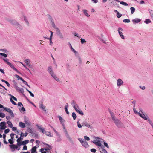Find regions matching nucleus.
<instances>
[{
  "label": "nucleus",
  "mask_w": 153,
  "mask_h": 153,
  "mask_svg": "<svg viewBox=\"0 0 153 153\" xmlns=\"http://www.w3.org/2000/svg\"><path fill=\"white\" fill-rule=\"evenodd\" d=\"M137 108H135V106H134L133 108V110L134 113L137 115H139L143 119L145 120H148L149 119H148L147 116L146 115H145L143 113V110L140 107H138V109H139V112L137 111Z\"/></svg>",
  "instance_id": "nucleus-1"
},
{
  "label": "nucleus",
  "mask_w": 153,
  "mask_h": 153,
  "mask_svg": "<svg viewBox=\"0 0 153 153\" xmlns=\"http://www.w3.org/2000/svg\"><path fill=\"white\" fill-rule=\"evenodd\" d=\"M110 114L112 119L115 124L118 127H120L122 125V123L118 119L116 118L114 114L112 112H110Z\"/></svg>",
  "instance_id": "nucleus-2"
},
{
  "label": "nucleus",
  "mask_w": 153,
  "mask_h": 153,
  "mask_svg": "<svg viewBox=\"0 0 153 153\" xmlns=\"http://www.w3.org/2000/svg\"><path fill=\"white\" fill-rule=\"evenodd\" d=\"M103 140L102 139L97 137H95V140L92 141V142L96 145L101 147L102 146L101 142H102Z\"/></svg>",
  "instance_id": "nucleus-3"
},
{
  "label": "nucleus",
  "mask_w": 153,
  "mask_h": 153,
  "mask_svg": "<svg viewBox=\"0 0 153 153\" xmlns=\"http://www.w3.org/2000/svg\"><path fill=\"white\" fill-rule=\"evenodd\" d=\"M3 60L9 65L12 69L18 73H19V71L14 67V65L11 63L9 62V59L6 58H3Z\"/></svg>",
  "instance_id": "nucleus-4"
},
{
  "label": "nucleus",
  "mask_w": 153,
  "mask_h": 153,
  "mask_svg": "<svg viewBox=\"0 0 153 153\" xmlns=\"http://www.w3.org/2000/svg\"><path fill=\"white\" fill-rule=\"evenodd\" d=\"M6 123L5 121H3L0 123V131L4 130L6 128Z\"/></svg>",
  "instance_id": "nucleus-5"
},
{
  "label": "nucleus",
  "mask_w": 153,
  "mask_h": 153,
  "mask_svg": "<svg viewBox=\"0 0 153 153\" xmlns=\"http://www.w3.org/2000/svg\"><path fill=\"white\" fill-rule=\"evenodd\" d=\"M123 30V29L121 27H119L118 28V31L120 36L122 39H124L125 37L123 35L122 31Z\"/></svg>",
  "instance_id": "nucleus-6"
},
{
  "label": "nucleus",
  "mask_w": 153,
  "mask_h": 153,
  "mask_svg": "<svg viewBox=\"0 0 153 153\" xmlns=\"http://www.w3.org/2000/svg\"><path fill=\"white\" fill-rule=\"evenodd\" d=\"M123 81L120 78L118 79L117 80V86L120 87L123 85Z\"/></svg>",
  "instance_id": "nucleus-7"
},
{
  "label": "nucleus",
  "mask_w": 153,
  "mask_h": 153,
  "mask_svg": "<svg viewBox=\"0 0 153 153\" xmlns=\"http://www.w3.org/2000/svg\"><path fill=\"white\" fill-rule=\"evenodd\" d=\"M4 109L7 111V112L9 113L11 116L12 117H14V114L11 110L9 108H7L6 107L4 108Z\"/></svg>",
  "instance_id": "nucleus-8"
},
{
  "label": "nucleus",
  "mask_w": 153,
  "mask_h": 153,
  "mask_svg": "<svg viewBox=\"0 0 153 153\" xmlns=\"http://www.w3.org/2000/svg\"><path fill=\"white\" fill-rule=\"evenodd\" d=\"M24 122L27 126H29L30 125V122L29 121L28 118L26 117H24Z\"/></svg>",
  "instance_id": "nucleus-9"
},
{
  "label": "nucleus",
  "mask_w": 153,
  "mask_h": 153,
  "mask_svg": "<svg viewBox=\"0 0 153 153\" xmlns=\"http://www.w3.org/2000/svg\"><path fill=\"white\" fill-rule=\"evenodd\" d=\"M141 19L139 18H135L132 21L133 24L134 25L136 24L139 23L141 21Z\"/></svg>",
  "instance_id": "nucleus-10"
},
{
  "label": "nucleus",
  "mask_w": 153,
  "mask_h": 153,
  "mask_svg": "<svg viewBox=\"0 0 153 153\" xmlns=\"http://www.w3.org/2000/svg\"><path fill=\"white\" fill-rule=\"evenodd\" d=\"M58 118L60 121L61 124L63 126H64V123L65 122V120L61 116H58Z\"/></svg>",
  "instance_id": "nucleus-11"
},
{
  "label": "nucleus",
  "mask_w": 153,
  "mask_h": 153,
  "mask_svg": "<svg viewBox=\"0 0 153 153\" xmlns=\"http://www.w3.org/2000/svg\"><path fill=\"white\" fill-rule=\"evenodd\" d=\"M55 133L56 134V136H57L56 141L58 142H60L62 140V139L61 138L60 134L56 131H55Z\"/></svg>",
  "instance_id": "nucleus-12"
},
{
  "label": "nucleus",
  "mask_w": 153,
  "mask_h": 153,
  "mask_svg": "<svg viewBox=\"0 0 153 153\" xmlns=\"http://www.w3.org/2000/svg\"><path fill=\"white\" fill-rule=\"evenodd\" d=\"M15 89L19 92L21 93H23L24 92V90L22 88H20L18 86L16 87Z\"/></svg>",
  "instance_id": "nucleus-13"
},
{
  "label": "nucleus",
  "mask_w": 153,
  "mask_h": 153,
  "mask_svg": "<svg viewBox=\"0 0 153 153\" xmlns=\"http://www.w3.org/2000/svg\"><path fill=\"white\" fill-rule=\"evenodd\" d=\"M64 132L65 134V136H66L67 138L70 140H71V138L70 136L68 134V132L66 130H65L64 131Z\"/></svg>",
  "instance_id": "nucleus-14"
},
{
  "label": "nucleus",
  "mask_w": 153,
  "mask_h": 153,
  "mask_svg": "<svg viewBox=\"0 0 153 153\" xmlns=\"http://www.w3.org/2000/svg\"><path fill=\"white\" fill-rule=\"evenodd\" d=\"M50 32L51 33V35H50L49 38H48V39H49V40L50 41V44L51 45H52L53 44V42H52V38L53 33L51 31H50Z\"/></svg>",
  "instance_id": "nucleus-15"
},
{
  "label": "nucleus",
  "mask_w": 153,
  "mask_h": 153,
  "mask_svg": "<svg viewBox=\"0 0 153 153\" xmlns=\"http://www.w3.org/2000/svg\"><path fill=\"white\" fill-rule=\"evenodd\" d=\"M48 71L51 75L54 73L52 70V67L51 66L48 67Z\"/></svg>",
  "instance_id": "nucleus-16"
},
{
  "label": "nucleus",
  "mask_w": 153,
  "mask_h": 153,
  "mask_svg": "<svg viewBox=\"0 0 153 153\" xmlns=\"http://www.w3.org/2000/svg\"><path fill=\"white\" fill-rule=\"evenodd\" d=\"M24 137V133L23 132H21L20 134V137L18 138L17 140L16 141H21L22 140Z\"/></svg>",
  "instance_id": "nucleus-17"
},
{
  "label": "nucleus",
  "mask_w": 153,
  "mask_h": 153,
  "mask_svg": "<svg viewBox=\"0 0 153 153\" xmlns=\"http://www.w3.org/2000/svg\"><path fill=\"white\" fill-rule=\"evenodd\" d=\"M100 152L101 153H107V151L103 147L101 146L100 147Z\"/></svg>",
  "instance_id": "nucleus-18"
},
{
  "label": "nucleus",
  "mask_w": 153,
  "mask_h": 153,
  "mask_svg": "<svg viewBox=\"0 0 153 153\" xmlns=\"http://www.w3.org/2000/svg\"><path fill=\"white\" fill-rule=\"evenodd\" d=\"M19 126L20 127L22 128H24L25 127V123L21 122H19Z\"/></svg>",
  "instance_id": "nucleus-19"
},
{
  "label": "nucleus",
  "mask_w": 153,
  "mask_h": 153,
  "mask_svg": "<svg viewBox=\"0 0 153 153\" xmlns=\"http://www.w3.org/2000/svg\"><path fill=\"white\" fill-rule=\"evenodd\" d=\"M85 148H88L89 145L88 144V143L86 141H85L84 142H82V143L81 144Z\"/></svg>",
  "instance_id": "nucleus-20"
},
{
  "label": "nucleus",
  "mask_w": 153,
  "mask_h": 153,
  "mask_svg": "<svg viewBox=\"0 0 153 153\" xmlns=\"http://www.w3.org/2000/svg\"><path fill=\"white\" fill-rule=\"evenodd\" d=\"M76 111L81 115H84V114L82 111L80 109V108L76 110Z\"/></svg>",
  "instance_id": "nucleus-21"
},
{
  "label": "nucleus",
  "mask_w": 153,
  "mask_h": 153,
  "mask_svg": "<svg viewBox=\"0 0 153 153\" xmlns=\"http://www.w3.org/2000/svg\"><path fill=\"white\" fill-rule=\"evenodd\" d=\"M23 19H24V21L27 24V25H29V23L28 22V21L26 17L24 15H23L22 18Z\"/></svg>",
  "instance_id": "nucleus-22"
},
{
  "label": "nucleus",
  "mask_w": 153,
  "mask_h": 153,
  "mask_svg": "<svg viewBox=\"0 0 153 153\" xmlns=\"http://www.w3.org/2000/svg\"><path fill=\"white\" fill-rule=\"evenodd\" d=\"M83 12L84 15L86 16L87 17H89L90 16V15L88 14V11L87 10L85 9H84L83 10Z\"/></svg>",
  "instance_id": "nucleus-23"
},
{
  "label": "nucleus",
  "mask_w": 153,
  "mask_h": 153,
  "mask_svg": "<svg viewBox=\"0 0 153 153\" xmlns=\"http://www.w3.org/2000/svg\"><path fill=\"white\" fill-rule=\"evenodd\" d=\"M36 149V146H34L31 149V153H37Z\"/></svg>",
  "instance_id": "nucleus-24"
},
{
  "label": "nucleus",
  "mask_w": 153,
  "mask_h": 153,
  "mask_svg": "<svg viewBox=\"0 0 153 153\" xmlns=\"http://www.w3.org/2000/svg\"><path fill=\"white\" fill-rule=\"evenodd\" d=\"M68 103H67L66 105L65 106V110L66 112V113L67 114H69V112L68 110Z\"/></svg>",
  "instance_id": "nucleus-25"
},
{
  "label": "nucleus",
  "mask_w": 153,
  "mask_h": 153,
  "mask_svg": "<svg viewBox=\"0 0 153 153\" xmlns=\"http://www.w3.org/2000/svg\"><path fill=\"white\" fill-rule=\"evenodd\" d=\"M39 107L44 111L45 112L46 111V110L45 109V106L42 104H41L40 105Z\"/></svg>",
  "instance_id": "nucleus-26"
},
{
  "label": "nucleus",
  "mask_w": 153,
  "mask_h": 153,
  "mask_svg": "<svg viewBox=\"0 0 153 153\" xmlns=\"http://www.w3.org/2000/svg\"><path fill=\"white\" fill-rule=\"evenodd\" d=\"M6 123L8 124V127H10L11 128L13 126V124L11 122L10 120L8 121Z\"/></svg>",
  "instance_id": "nucleus-27"
},
{
  "label": "nucleus",
  "mask_w": 153,
  "mask_h": 153,
  "mask_svg": "<svg viewBox=\"0 0 153 153\" xmlns=\"http://www.w3.org/2000/svg\"><path fill=\"white\" fill-rule=\"evenodd\" d=\"M6 20L9 22V23H10V24H12L13 22V19H12L10 18H6L5 19Z\"/></svg>",
  "instance_id": "nucleus-28"
},
{
  "label": "nucleus",
  "mask_w": 153,
  "mask_h": 153,
  "mask_svg": "<svg viewBox=\"0 0 153 153\" xmlns=\"http://www.w3.org/2000/svg\"><path fill=\"white\" fill-rule=\"evenodd\" d=\"M45 134L47 136H50V137H53L52 135L51 134V133L50 132H49V131H46Z\"/></svg>",
  "instance_id": "nucleus-29"
},
{
  "label": "nucleus",
  "mask_w": 153,
  "mask_h": 153,
  "mask_svg": "<svg viewBox=\"0 0 153 153\" xmlns=\"http://www.w3.org/2000/svg\"><path fill=\"white\" fill-rule=\"evenodd\" d=\"M15 145L13 144L9 146L10 147L12 150V151H13L15 150Z\"/></svg>",
  "instance_id": "nucleus-30"
},
{
  "label": "nucleus",
  "mask_w": 153,
  "mask_h": 153,
  "mask_svg": "<svg viewBox=\"0 0 153 153\" xmlns=\"http://www.w3.org/2000/svg\"><path fill=\"white\" fill-rule=\"evenodd\" d=\"M29 141L28 140H25V141L22 142V144L23 145H25V144L28 143H29Z\"/></svg>",
  "instance_id": "nucleus-31"
},
{
  "label": "nucleus",
  "mask_w": 153,
  "mask_h": 153,
  "mask_svg": "<svg viewBox=\"0 0 153 153\" xmlns=\"http://www.w3.org/2000/svg\"><path fill=\"white\" fill-rule=\"evenodd\" d=\"M76 57L78 59L79 61V62L80 64H81L82 63V59L81 57L79 56L78 55L77 56H76Z\"/></svg>",
  "instance_id": "nucleus-32"
},
{
  "label": "nucleus",
  "mask_w": 153,
  "mask_h": 153,
  "mask_svg": "<svg viewBox=\"0 0 153 153\" xmlns=\"http://www.w3.org/2000/svg\"><path fill=\"white\" fill-rule=\"evenodd\" d=\"M19 62L20 63H21L27 70L29 72H30V70L22 62Z\"/></svg>",
  "instance_id": "nucleus-33"
},
{
  "label": "nucleus",
  "mask_w": 153,
  "mask_h": 153,
  "mask_svg": "<svg viewBox=\"0 0 153 153\" xmlns=\"http://www.w3.org/2000/svg\"><path fill=\"white\" fill-rule=\"evenodd\" d=\"M15 27H16V28H17L19 29H21L22 27H21V25L19 24L18 22L17 23V24L16 25Z\"/></svg>",
  "instance_id": "nucleus-34"
},
{
  "label": "nucleus",
  "mask_w": 153,
  "mask_h": 153,
  "mask_svg": "<svg viewBox=\"0 0 153 153\" xmlns=\"http://www.w3.org/2000/svg\"><path fill=\"white\" fill-rule=\"evenodd\" d=\"M21 80L23 82V83H24V84L26 85H27V86L28 87H30V86L28 85V84L27 83V82H26V81H25L24 80V79H22V78H21Z\"/></svg>",
  "instance_id": "nucleus-35"
},
{
  "label": "nucleus",
  "mask_w": 153,
  "mask_h": 153,
  "mask_svg": "<svg viewBox=\"0 0 153 153\" xmlns=\"http://www.w3.org/2000/svg\"><path fill=\"white\" fill-rule=\"evenodd\" d=\"M144 22L146 23V24H148L149 23H151V21L150 20V19H146L145 21H144Z\"/></svg>",
  "instance_id": "nucleus-36"
},
{
  "label": "nucleus",
  "mask_w": 153,
  "mask_h": 153,
  "mask_svg": "<svg viewBox=\"0 0 153 153\" xmlns=\"http://www.w3.org/2000/svg\"><path fill=\"white\" fill-rule=\"evenodd\" d=\"M131 12V14H133L135 11V9L133 7L130 8Z\"/></svg>",
  "instance_id": "nucleus-37"
},
{
  "label": "nucleus",
  "mask_w": 153,
  "mask_h": 153,
  "mask_svg": "<svg viewBox=\"0 0 153 153\" xmlns=\"http://www.w3.org/2000/svg\"><path fill=\"white\" fill-rule=\"evenodd\" d=\"M24 62L26 65H29L30 63V60L29 59H27L24 60Z\"/></svg>",
  "instance_id": "nucleus-38"
},
{
  "label": "nucleus",
  "mask_w": 153,
  "mask_h": 153,
  "mask_svg": "<svg viewBox=\"0 0 153 153\" xmlns=\"http://www.w3.org/2000/svg\"><path fill=\"white\" fill-rule=\"evenodd\" d=\"M72 116L73 117V119L74 120H75L76 118V115L75 114V113L74 112L72 113Z\"/></svg>",
  "instance_id": "nucleus-39"
},
{
  "label": "nucleus",
  "mask_w": 153,
  "mask_h": 153,
  "mask_svg": "<svg viewBox=\"0 0 153 153\" xmlns=\"http://www.w3.org/2000/svg\"><path fill=\"white\" fill-rule=\"evenodd\" d=\"M120 4H121L125 6H127L128 5V4L127 3H126L124 2V1H120Z\"/></svg>",
  "instance_id": "nucleus-40"
},
{
  "label": "nucleus",
  "mask_w": 153,
  "mask_h": 153,
  "mask_svg": "<svg viewBox=\"0 0 153 153\" xmlns=\"http://www.w3.org/2000/svg\"><path fill=\"white\" fill-rule=\"evenodd\" d=\"M71 105H72L73 107L74 106L76 105L77 104L75 102L74 100H72L71 102Z\"/></svg>",
  "instance_id": "nucleus-41"
},
{
  "label": "nucleus",
  "mask_w": 153,
  "mask_h": 153,
  "mask_svg": "<svg viewBox=\"0 0 153 153\" xmlns=\"http://www.w3.org/2000/svg\"><path fill=\"white\" fill-rule=\"evenodd\" d=\"M71 50L74 53L75 56L78 55L79 54L78 52L75 51L74 49L73 48Z\"/></svg>",
  "instance_id": "nucleus-42"
},
{
  "label": "nucleus",
  "mask_w": 153,
  "mask_h": 153,
  "mask_svg": "<svg viewBox=\"0 0 153 153\" xmlns=\"http://www.w3.org/2000/svg\"><path fill=\"white\" fill-rule=\"evenodd\" d=\"M149 12L150 13V16L152 19L153 18V11L152 10H149Z\"/></svg>",
  "instance_id": "nucleus-43"
},
{
  "label": "nucleus",
  "mask_w": 153,
  "mask_h": 153,
  "mask_svg": "<svg viewBox=\"0 0 153 153\" xmlns=\"http://www.w3.org/2000/svg\"><path fill=\"white\" fill-rule=\"evenodd\" d=\"M5 116V115L4 113L1 112L0 113V117L3 118Z\"/></svg>",
  "instance_id": "nucleus-44"
},
{
  "label": "nucleus",
  "mask_w": 153,
  "mask_h": 153,
  "mask_svg": "<svg viewBox=\"0 0 153 153\" xmlns=\"http://www.w3.org/2000/svg\"><path fill=\"white\" fill-rule=\"evenodd\" d=\"M58 36L62 40H63L64 39V36L62 34V33L59 34Z\"/></svg>",
  "instance_id": "nucleus-45"
},
{
  "label": "nucleus",
  "mask_w": 153,
  "mask_h": 153,
  "mask_svg": "<svg viewBox=\"0 0 153 153\" xmlns=\"http://www.w3.org/2000/svg\"><path fill=\"white\" fill-rule=\"evenodd\" d=\"M9 143L11 144H12L14 142V140L10 139L8 140Z\"/></svg>",
  "instance_id": "nucleus-46"
},
{
  "label": "nucleus",
  "mask_w": 153,
  "mask_h": 153,
  "mask_svg": "<svg viewBox=\"0 0 153 153\" xmlns=\"http://www.w3.org/2000/svg\"><path fill=\"white\" fill-rule=\"evenodd\" d=\"M40 152H41V153H46L47 152L46 151L44 150L43 148H41L40 149Z\"/></svg>",
  "instance_id": "nucleus-47"
},
{
  "label": "nucleus",
  "mask_w": 153,
  "mask_h": 153,
  "mask_svg": "<svg viewBox=\"0 0 153 153\" xmlns=\"http://www.w3.org/2000/svg\"><path fill=\"white\" fill-rule=\"evenodd\" d=\"M17 145L19 146V147H20V146L22 145V142H21V141H17Z\"/></svg>",
  "instance_id": "nucleus-48"
},
{
  "label": "nucleus",
  "mask_w": 153,
  "mask_h": 153,
  "mask_svg": "<svg viewBox=\"0 0 153 153\" xmlns=\"http://www.w3.org/2000/svg\"><path fill=\"white\" fill-rule=\"evenodd\" d=\"M123 21L125 23H129L130 22V20L128 19H124Z\"/></svg>",
  "instance_id": "nucleus-49"
},
{
  "label": "nucleus",
  "mask_w": 153,
  "mask_h": 153,
  "mask_svg": "<svg viewBox=\"0 0 153 153\" xmlns=\"http://www.w3.org/2000/svg\"><path fill=\"white\" fill-rule=\"evenodd\" d=\"M73 108L74 109L75 111L79 108L77 104Z\"/></svg>",
  "instance_id": "nucleus-50"
},
{
  "label": "nucleus",
  "mask_w": 153,
  "mask_h": 153,
  "mask_svg": "<svg viewBox=\"0 0 153 153\" xmlns=\"http://www.w3.org/2000/svg\"><path fill=\"white\" fill-rule=\"evenodd\" d=\"M116 12H117V17L118 18L122 16V14L120 13L119 12H118L117 11H116Z\"/></svg>",
  "instance_id": "nucleus-51"
},
{
  "label": "nucleus",
  "mask_w": 153,
  "mask_h": 153,
  "mask_svg": "<svg viewBox=\"0 0 153 153\" xmlns=\"http://www.w3.org/2000/svg\"><path fill=\"white\" fill-rule=\"evenodd\" d=\"M73 34L75 36H76L79 38H80V36L78 35L77 33L76 32H74L73 33Z\"/></svg>",
  "instance_id": "nucleus-52"
},
{
  "label": "nucleus",
  "mask_w": 153,
  "mask_h": 153,
  "mask_svg": "<svg viewBox=\"0 0 153 153\" xmlns=\"http://www.w3.org/2000/svg\"><path fill=\"white\" fill-rule=\"evenodd\" d=\"M10 102L12 103V104H13L15 105H17L16 103L13 101V100H12V98H10Z\"/></svg>",
  "instance_id": "nucleus-53"
},
{
  "label": "nucleus",
  "mask_w": 153,
  "mask_h": 153,
  "mask_svg": "<svg viewBox=\"0 0 153 153\" xmlns=\"http://www.w3.org/2000/svg\"><path fill=\"white\" fill-rule=\"evenodd\" d=\"M13 85L14 88H16V87L18 86L17 85V83L14 80L13 81Z\"/></svg>",
  "instance_id": "nucleus-54"
},
{
  "label": "nucleus",
  "mask_w": 153,
  "mask_h": 153,
  "mask_svg": "<svg viewBox=\"0 0 153 153\" xmlns=\"http://www.w3.org/2000/svg\"><path fill=\"white\" fill-rule=\"evenodd\" d=\"M17 23H18V22H17L15 20H14L13 21V22L11 24L13 25L14 26H15V25H16L17 24Z\"/></svg>",
  "instance_id": "nucleus-55"
},
{
  "label": "nucleus",
  "mask_w": 153,
  "mask_h": 153,
  "mask_svg": "<svg viewBox=\"0 0 153 153\" xmlns=\"http://www.w3.org/2000/svg\"><path fill=\"white\" fill-rule=\"evenodd\" d=\"M27 91L30 93V95L32 97H34V95L29 90H28L27 89H26Z\"/></svg>",
  "instance_id": "nucleus-56"
},
{
  "label": "nucleus",
  "mask_w": 153,
  "mask_h": 153,
  "mask_svg": "<svg viewBox=\"0 0 153 153\" xmlns=\"http://www.w3.org/2000/svg\"><path fill=\"white\" fill-rule=\"evenodd\" d=\"M56 29V32L58 35L61 33L60 30L58 28H57Z\"/></svg>",
  "instance_id": "nucleus-57"
},
{
  "label": "nucleus",
  "mask_w": 153,
  "mask_h": 153,
  "mask_svg": "<svg viewBox=\"0 0 153 153\" xmlns=\"http://www.w3.org/2000/svg\"><path fill=\"white\" fill-rule=\"evenodd\" d=\"M37 126L38 129L40 130V131H41L44 128H42L41 126L37 125Z\"/></svg>",
  "instance_id": "nucleus-58"
},
{
  "label": "nucleus",
  "mask_w": 153,
  "mask_h": 153,
  "mask_svg": "<svg viewBox=\"0 0 153 153\" xmlns=\"http://www.w3.org/2000/svg\"><path fill=\"white\" fill-rule=\"evenodd\" d=\"M90 151L91 152L95 153L96 152V150L95 149L93 148L91 149Z\"/></svg>",
  "instance_id": "nucleus-59"
},
{
  "label": "nucleus",
  "mask_w": 153,
  "mask_h": 153,
  "mask_svg": "<svg viewBox=\"0 0 153 153\" xmlns=\"http://www.w3.org/2000/svg\"><path fill=\"white\" fill-rule=\"evenodd\" d=\"M81 43L82 44H83L84 43H85L86 42V41L83 39H81Z\"/></svg>",
  "instance_id": "nucleus-60"
},
{
  "label": "nucleus",
  "mask_w": 153,
  "mask_h": 153,
  "mask_svg": "<svg viewBox=\"0 0 153 153\" xmlns=\"http://www.w3.org/2000/svg\"><path fill=\"white\" fill-rule=\"evenodd\" d=\"M78 139L80 141L81 144L82 143V142H84L85 141L83 139L78 138Z\"/></svg>",
  "instance_id": "nucleus-61"
},
{
  "label": "nucleus",
  "mask_w": 153,
  "mask_h": 153,
  "mask_svg": "<svg viewBox=\"0 0 153 153\" xmlns=\"http://www.w3.org/2000/svg\"><path fill=\"white\" fill-rule=\"evenodd\" d=\"M10 131V130L9 129H5L4 131V133L5 134H7L9 133Z\"/></svg>",
  "instance_id": "nucleus-62"
},
{
  "label": "nucleus",
  "mask_w": 153,
  "mask_h": 153,
  "mask_svg": "<svg viewBox=\"0 0 153 153\" xmlns=\"http://www.w3.org/2000/svg\"><path fill=\"white\" fill-rule=\"evenodd\" d=\"M0 55H1V56H4V57L5 58L7 57V55L5 53H0Z\"/></svg>",
  "instance_id": "nucleus-63"
},
{
  "label": "nucleus",
  "mask_w": 153,
  "mask_h": 153,
  "mask_svg": "<svg viewBox=\"0 0 153 153\" xmlns=\"http://www.w3.org/2000/svg\"><path fill=\"white\" fill-rule=\"evenodd\" d=\"M51 148V147H46L45 148H43V149H44V150L48 152L49 150H50V149Z\"/></svg>",
  "instance_id": "nucleus-64"
}]
</instances>
